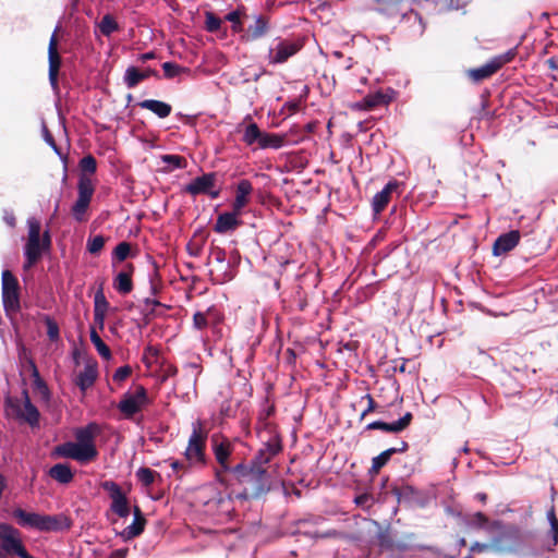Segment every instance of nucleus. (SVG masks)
<instances>
[{"mask_svg": "<svg viewBox=\"0 0 558 558\" xmlns=\"http://www.w3.org/2000/svg\"><path fill=\"white\" fill-rule=\"evenodd\" d=\"M232 476L243 485V490L236 495L239 499H256L271 488L272 478L268 469H262L252 463H238L232 468Z\"/></svg>", "mask_w": 558, "mask_h": 558, "instance_id": "nucleus-1", "label": "nucleus"}, {"mask_svg": "<svg viewBox=\"0 0 558 558\" xmlns=\"http://www.w3.org/2000/svg\"><path fill=\"white\" fill-rule=\"evenodd\" d=\"M13 515L21 526L35 529L40 532H62L69 530L72 521L64 514H40L27 512L21 508L13 510Z\"/></svg>", "mask_w": 558, "mask_h": 558, "instance_id": "nucleus-2", "label": "nucleus"}, {"mask_svg": "<svg viewBox=\"0 0 558 558\" xmlns=\"http://www.w3.org/2000/svg\"><path fill=\"white\" fill-rule=\"evenodd\" d=\"M378 3L377 11L390 19H399L400 21H410L414 19L417 26L414 33L422 36L425 31V24L422 15L416 12L411 4L420 0H376Z\"/></svg>", "mask_w": 558, "mask_h": 558, "instance_id": "nucleus-3", "label": "nucleus"}, {"mask_svg": "<svg viewBox=\"0 0 558 558\" xmlns=\"http://www.w3.org/2000/svg\"><path fill=\"white\" fill-rule=\"evenodd\" d=\"M216 182V172L203 173L202 175L192 179L191 182L183 187V192L193 197L198 195H208L211 199H216L221 193V190L217 187Z\"/></svg>", "mask_w": 558, "mask_h": 558, "instance_id": "nucleus-4", "label": "nucleus"}, {"mask_svg": "<svg viewBox=\"0 0 558 558\" xmlns=\"http://www.w3.org/2000/svg\"><path fill=\"white\" fill-rule=\"evenodd\" d=\"M2 304L7 313L17 312L20 310L19 281L9 270L2 271Z\"/></svg>", "mask_w": 558, "mask_h": 558, "instance_id": "nucleus-5", "label": "nucleus"}, {"mask_svg": "<svg viewBox=\"0 0 558 558\" xmlns=\"http://www.w3.org/2000/svg\"><path fill=\"white\" fill-rule=\"evenodd\" d=\"M184 456L192 465L199 468L206 465L205 438L202 436L199 427L195 424H193V432L190 435Z\"/></svg>", "mask_w": 558, "mask_h": 558, "instance_id": "nucleus-6", "label": "nucleus"}, {"mask_svg": "<svg viewBox=\"0 0 558 558\" xmlns=\"http://www.w3.org/2000/svg\"><path fill=\"white\" fill-rule=\"evenodd\" d=\"M302 45L277 37L268 49V61L270 64H282L296 54Z\"/></svg>", "mask_w": 558, "mask_h": 558, "instance_id": "nucleus-7", "label": "nucleus"}, {"mask_svg": "<svg viewBox=\"0 0 558 558\" xmlns=\"http://www.w3.org/2000/svg\"><path fill=\"white\" fill-rule=\"evenodd\" d=\"M101 487L105 492L108 493L111 499V511L120 518L129 517L130 508L128 499L120 485L114 481H105L101 483Z\"/></svg>", "mask_w": 558, "mask_h": 558, "instance_id": "nucleus-8", "label": "nucleus"}, {"mask_svg": "<svg viewBox=\"0 0 558 558\" xmlns=\"http://www.w3.org/2000/svg\"><path fill=\"white\" fill-rule=\"evenodd\" d=\"M100 432L97 423L90 422L84 427L75 430V442L94 460L98 456V450L95 445V437Z\"/></svg>", "mask_w": 558, "mask_h": 558, "instance_id": "nucleus-9", "label": "nucleus"}, {"mask_svg": "<svg viewBox=\"0 0 558 558\" xmlns=\"http://www.w3.org/2000/svg\"><path fill=\"white\" fill-rule=\"evenodd\" d=\"M147 401V392L143 386H138L135 392L125 393L118 404V409L125 416L131 417L137 412Z\"/></svg>", "mask_w": 558, "mask_h": 558, "instance_id": "nucleus-10", "label": "nucleus"}, {"mask_svg": "<svg viewBox=\"0 0 558 558\" xmlns=\"http://www.w3.org/2000/svg\"><path fill=\"white\" fill-rule=\"evenodd\" d=\"M258 437L262 446L259 449L270 452V454H279L282 451V439L277 428L265 422L258 430Z\"/></svg>", "mask_w": 558, "mask_h": 558, "instance_id": "nucleus-11", "label": "nucleus"}, {"mask_svg": "<svg viewBox=\"0 0 558 558\" xmlns=\"http://www.w3.org/2000/svg\"><path fill=\"white\" fill-rule=\"evenodd\" d=\"M253 23H251L247 28L246 33L243 35V38L246 41H256L265 36H267L271 29V23L270 17L258 13L254 14L253 16Z\"/></svg>", "mask_w": 558, "mask_h": 558, "instance_id": "nucleus-12", "label": "nucleus"}, {"mask_svg": "<svg viewBox=\"0 0 558 558\" xmlns=\"http://www.w3.org/2000/svg\"><path fill=\"white\" fill-rule=\"evenodd\" d=\"M57 31H58V26L54 28V31L50 37L49 46H48V63H49L48 77H49V83L53 90H58V88H59L58 72L61 66V57L57 50V37H56Z\"/></svg>", "mask_w": 558, "mask_h": 558, "instance_id": "nucleus-13", "label": "nucleus"}, {"mask_svg": "<svg viewBox=\"0 0 558 558\" xmlns=\"http://www.w3.org/2000/svg\"><path fill=\"white\" fill-rule=\"evenodd\" d=\"M52 456L73 459L80 463L92 461L89 456L75 441H65L56 446Z\"/></svg>", "mask_w": 558, "mask_h": 558, "instance_id": "nucleus-14", "label": "nucleus"}, {"mask_svg": "<svg viewBox=\"0 0 558 558\" xmlns=\"http://www.w3.org/2000/svg\"><path fill=\"white\" fill-rule=\"evenodd\" d=\"M402 185L401 182L398 180H390L381 191L377 192L372 199V209L374 214H380L386 206L388 205L390 201V196L393 192H398L400 186Z\"/></svg>", "mask_w": 558, "mask_h": 558, "instance_id": "nucleus-15", "label": "nucleus"}, {"mask_svg": "<svg viewBox=\"0 0 558 558\" xmlns=\"http://www.w3.org/2000/svg\"><path fill=\"white\" fill-rule=\"evenodd\" d=\"M23 405L21 409L19 405L16 407V415L24 420L31 427L39 426L40 413L38 409L32 403L28 391L24 389L22 391Z\"/></svg>", "mask_w": 558, "mask_h": 558, "instance_id": "nucleus-16", "label": "nucleus"}, {"mask_svg": "<svg viewBox=\"0 0 558 558\" xmlns=\"http://www.w3.org/2000/svg\"><path fill=\"white\" fill-rule=\"evenodd\" d=\"M521 233L519 230H510L509 232L501 233L494 242L493 254L500 256L513 250L520 241Z\"/></svg>", "mask_w": 558, "mask_h": 558, "instance_id": "nucleus-17", "label": "nucleus"}, {"mask_svg": "<svg viewBox=\"0 0 558 558\" xmlns=\"http://www.w3.org/2000/svg\"><path fill=\"white\" fill-rule=\"evenodd\" d=\"M253 192V185L247 179H242L238 182L235 189V198L232 204V209L242 213L243 208L248 204L250 196Z\"/></svg>", "mask_w": 558, "mask_h": 558, "instance_id": "nucleus-18", "label": "nucleus"}, {"mask_svg": "<svg viewBox=\"0 0 558 558\" xmlns=\"http://www.w3.org/2000/svg\"><path fill=\"white\" fill-rule=\"evenodd\" d=\"M97 376V363L87 362L84 369L76 375L74 383L81 391L85 392L95 384Z\"/></svg>", "mask_w": 558, "mask_h": 558, "instance_id": "nucleus-19", "label": "nucleus"}, {"mask_svg": "<svg viewBox=\"0 0 558 558\" xmlns=\"http://www.w3.org/2000/svg\"><path fill=\"white\" fill-rule=\"evenodd\" d=\"M213 442H214L213 451H214L215 458H216L217 462L219 463L220 468L222 469V471L229 472L232 474L233 466H230L228 464V459L231 456L232 449H233L232 445L230 444L229 440H223L221 442H217V440L215 438L213 439Z\"/></svg>", "mask_w": 558, "mask_h": 558, "instance_id": "nucleus-20", "label": "nucleus"}, {"mask_svg": "<svg viewBox=\"0 0 558 558\" xmlns=\"http://www.w3.org/2000/svg\"><path fill=\"white\" fill-rule=\"evenodd\" d=\"M470 0H421L418 3L432 12H445L450 10H458L468 4Z\"/></svg>", "mask_w": 558, "mask_h": 558, "instance_id": "nucleus-21", "label": "nucleus"}, {"mask_svg": "<svg viewBox=\"0 0 558 558\" xmlns=\"http://www.w3.org/2000/svg\"><path fill=\"white\" fill-rule=\"evenodd\" d=\"M211 280L215 284H223L231 281L235 276V269L229 260L215 264L210 269Z\"/></svg>", "mask_w": 558, "mask_h": 558, "instance_id": "nucleus-22", "label": "nucleus"}, {"mask_svg": "<svg viewBox=\"0 0 558 558\" xmlns=\"http://www.w3.org/2000/svg\"><path fill=\"white\" fill-rule=\"evenodd\" d=\"M240 214L241 213L232 209V211H226L218 215L214 230L217 233H227L234 230L241 223V221L238 219Z\"/></svg>", "mask_w": 558, "mask_h": 558, "instance_id": "nucleus-23", "label": "nucleus"}, {"mask_svg": "<svg viewBox=\"0 0 558 558\" xmlns=\"http://www.w3.org/2000/svg\"><path fill=\"white\" fill-rule=\"evenodd\" d=\"M133 522L128 525L121 533L124 539H132L144 532L146 519L138 506L133 509Z\"/></svg>", "mask_w": 558, "mask_h": 558, "instance_id": "nucleus-24", "label": "nucleus"}, {"mask_svg": "<svg viewBox=\"0 0 558 558\" xmlns=\"http://www.w3.org/2000/svg\"><path fill=\"white\" fill-rule=\"evenodd\" d=\"M45 251L46 250H44L40 244V240H27L24 245V268L28 269L33 267L41 257V254Z\"/></svg>", "mask_w": 558, "mask_h": 558, "instance_id": "nucleus-25", "label": "nucleus"}, {"mask_svg": "<svg viewBox=\"0 0 558 558\" xmlns=\"http://www.w3.org/2000/svg\"><path fill=\"white\" fill-rule=\"evenodd\" d=\"M49 476L59 484L65 485L73 481L74 473L66 463H57L49 469Z\"/></svg>", "mask_w": 558, "mask_h": 558, "instance_id": "nucleus-26", "label": "nucleus"}, {"mask_svg": "<svg viewBox=\"0 0 558 558\" xmlns=\"http://www.w3.org/2000/svg\"><path fill=\"white\" fill-rule=\"evenodd\" d=\"M138 106L143 109H147L155 113L158 118L163 119L167 118L172 110L171 105L168 102L156 100V99H145L138 102Z\"/></svg>", "mask_w": 558, "mask_h": 558, "instance_id": "nucleus-27", "label": "nucleus"}, {"mask_svg": "<svg viewBox=\"0 0 558 558\" xmlns=\"http://www.w3.org/2000/svg\"><path fill=\"white\" fill-rule=\"evenodd\" d=\"M219 318L216 317L213 307H208L206 312H196L193 315V328L204 330L213 324H218Z\"/></svg>", "mask_w": 558, "mask_h": 558, "instance_id": "nucleus-28", "label": "nucleus"}, {"mask_svg": "<svg viewBox=\"0 0 558 558\" xmlns=\"http://www.w3.org/2000/svg\"><path fill=\"white\" fill-rule=\"evenodd\" d=\"M130 270H133V266L129 265ZM132 271H120L113 279V288L121 294H128L133 289Z\"/></svg>", "mask_w": 558, "mask_h": 558, "instance_id": "nucleus-29", "label": "nucleus"}, {"mask_svg": "<svg viewBox=\"0 0 558 558\" xmlns=\"http://www.w3.org/2000/svg\"><path fill=\"white\" fill-rule=\"evenodd\" d=\"M497 71H498V68H497L496 63L494 62V60L492 58L485 64H483V65H481L478 68H475V69H471L469 71V75H470V77L474 82H481V81H483L485 78H488L489 76H492Z\"/></svg>", "mask_w": 558, "mask_h": 558, "instance_id": "nucleus-30", "label": "nucleus"}, {"mask_svg": "<svg viewBox=\"0 0 558 558\" xmlns=\"http://www.w3.org/2000/svg\"><path fill=\"white\" fill-rule=\"evenodd\" d=\"M284 145V135L263 132L258 147L260 149H280Z\"/></svg>", "mask_w": 558, "mask_h": 558, "instance_id": "nucleus-31", "label": "nucleus"}, {"mask_svg": "<svg viewBox=\"0 0 558 558\" xmlns=\"http://www.w3.org/2000/svg\"><path fill=\"white\" fill-rule=\"evenodd\" d=\"M1 547L4 551L9 554H15L16 556H21L24 554L26 548L24 547L22 539H21V533L10 536L1 542Z\"/></svg>", "mask_w": 558, "mask_h": 558, "instance_id": "nucleus-32", "label": "nucleus"}, {"mask_svg": "<svg viewBox=\"0 0 558 558\" xmlns=\"http://www.w3.org/2000/svg\"><path fill=\"white\" fill-rule=\"evenodd\" d=\"M94 191H95V189H94L90 178H88L84 173L80 174L78 182H77V192H78L77 198L86 199V201L90 202Z\"/></svg>", "mask_w": 558, "mask_h": 558, "instance_id": "nucleus-33", "label": "nucleus"}, {"mask_svg": "<svg viewBox=\"0 0 558 558\" xmlns=\"http://www.w3.org/2000/svg\"><path fill=\"white\" fill-rule=\"evenodd\" d=\"M97 27L101 35L110 37L113 33L119 31V24L111 14H105L97 23Z\"/></svg>", "mask_w": 558, "mask_h": 558, "instance_id": "nucleus-34", "label": "nucleus"}, {"mask_svg": "<svg viewBox=\"0 0 558 558\" xmlns=\"http://www.w3.org/2000/svg\"><path fill=\"white\" fill-rule=\"evenodd\" d=\"M263 131L255 122H251L244 129L242 141L247 145L259 144Z\"/></svg>", "mask_w": 558, "mask_h": 558, "instance_id": "nucleus-35", "label": "nucleus"}, {"mask_svg": "<svg viewBox=\"0 0 558 558\" xmlns=\"http://www.w3.org/2000/svg\"><path fill=\"white\" fill-rule=\"evenodd\" d=\"M89 337H90V341L94 344L95 349L97 350L98 354L105 360H110L111 351H110L109 347L99 337L95 327H90Z\"/></svg>", "mask_w": 558, "mask_h": 558, "instance_id": "nucleus-36", "label": "nucleus"}, {"mask_svg": "<svg viewBox=\"0 0 558 558\" xmlns=\"http://www.w3.org/2000/svg\"><path fill=\"white\" fill-rule=\"evenodd\" d=\"M142 81H144V76L137 68L131 65L125 70L123 82L128 88L136 87Z\"/></svg>", "mask_w": 558, "mask_h": 558, "instance_id": "nucleus-37", "label": "nucleus"}, {"mask_svg": "<svg viewBox=\"0 0 558 558\" xmlns=\"http://www.w3.org/2000/svg\"><path fill=\"white\" fill-rule=\"evenodd\" d=\"M393 454H395V450L388 448V449L384 450L383 452H380L378 456L374 457L372 460V466H371L369 471L372 473H378L379 470L388 463V461L390 460V458Z\"/></svg>", "mask_w": 558, "mask_h": 558, "instance_id": "nucleus-38", "label": "nucleus"}, {"mask_svg": "<svg viewBox=\"0 0 558 558\" xmlns=\"http://www.w3.org/2000/svg\"><path fill=\"white\" fill-rule=\"evenodd\" d=\"M156 475H158L157 472L146 466L140 468L135 473L137 481L145 487L154 483Z\"/></svg>", "mask_w": 558, "mask_h": 558, "instance_id": "nucleus-39", "label": "nucleus"}, {"mask_svg": "<svg viewBox=\"0 0 558 558\" xmlns=\"http://www.w3.org/2000/svg\"><path fill=\"white\" fill-rule=\"evenodd\" d=\"M276 456L277 454H270V452L268 451L258 449L257 452L254 454L253 459L250 461V463L262 469H268L267 465Z\"/></svg>", "mask_w": 558, "mask_h": 558, "instance_id": "nucleus-40", "label": "nucleus"}, {"mask_svg": "<svg viewBox=\"0 0 558 558\" xmlns=\"http://www.w3.org/2000/svg\"><path fill=\"white\" fill-rule=\"evenodd\" d=\"M33 366V377H34V387L40 392L44 399H49L50 392L47 384L45 380L40 377L39 372L34 363H32Z\"/></svg>", "mask_w": 558, "mask_h": 558, "instance_id": "nucleus-41", "label": "nucleus"}, {"mask_svg": "<svg viewBox=\"0 0 558 558\" xmlns=\"http://www.w3.org/2000/svg\"><path fill=\"white\" fill-rule=\"evenodd\" d=\"M45 325L47 327V336L52 341L56 342L60 339V329L58 323L49 315L44 317Z\"/></svg>", "mask_w": 558, "mask_h": 558, "instance_id": "nucleus-42", "label": "nucleus"}, {"mask_svg": "<svg viewBox=\"0 0 558 558\" xmlns=\"http://www.w3.org/2000/svg\"><path fill=\"white\" fill-rule=\"evenodd\" d=\"M90 202L86 199L77 198L74 205L72 206V215L76 221H83L84 215L86 214Z\"/></svg>", "mask_w": 558, "mask_h": 558, "instance_id": "nucleus-43", "label": "nucleus"}, {"mask_svg": "<svg viewBox=\"0 0 558 558\" xmlns=\"http://www.w3.org/2000/svg\"><path fill=\"white\" fill-rule=\"evenodd\" d=\"M205 28L209 33H216L221 27V20L215 15L213 12L205 13Z\"/></svg>", "mask_w": 558, "mask_h": 558, "instance_id": "nucleus-44", "label": "nucleus"}, {"mask_svg": "<svg viewBox=\"0 0 558 558\" xmlns=\"http://www.w3.org/2000/svg\"><path fill=\"white\" fill-rule=\"evenodd\" d=\"M225 19L232 23V31L233 33H241L243 32V24L241 22V12L239 10L230 11Z\"/></svg>", "mask_w": 558, "mask_h": 558, "instance_id": "nucleus-45", "label": "nucleus"}, {"mask_svg": "<svg viewBox=\"0 0 558 558\" xmlns=\"http://www.w3.org/2000/svg\"><path fill=\"white\" fill-rule=\"evenodd\" d=\"M131 253V245L130 243L123 241L120 242L113 250V258L118 262L125 260Z\"/></svg>", "mask_w": 558, "mask_h": 558, "instance_id": "nucleus-46", "label": "nucleus"}, {"mask_svg": "<svg viewBox=\"0 0 558 558\" xmlns=\"http://www.w3.org/2000/svg\"><path fill=\"white\" fill-rule=\"evenodd\" d=\"M80 168L83 172L95 173L97 170V161L94 156L86 155L80 160Z\"/></svg>", "mask_w": 558, "mask_h": 558, "instance_id": "nucleus-47", "label": "nucleus"}, {"mask_svg": "<svg viewBox=\"0 0 558 558\" xmlns=\"http://www.w3.org/2000/svg\"><path fill=\"white\" fill-rule=\"evenodd\" d=\"M109 307V302L107 301L102 289L100 288L94 296V312H107Z\"/></svg>", "mask_w": 558, "mask_h": 558, "instance_id": "nucleus-48", "label": "nucleus"}, {"mask_svg": "<svg viewBox=\"0 0 558 558\" xmlns=\"http://www.w3.org/2000/svg\"><path fill=\"white\" fill-rule=\"evenodd\" d=\"M162 162L170 166L172 169H182L185 167V160L179 155H163L161 157Z\"/></svg>", "mask_w": 558, "mask_h": 558, "instance_id": "nucleus-49", "label": "nucleus"}, {"mask_svg": "<svg viewBox=\"0 0 558 558\" xmlns=\"http://www.w3.org/2000/svg\"><path fill=\"white\" fill-rule=\"evenodd\" d=\"M105 245V238L102 235H95L94 238H89L87 241V251L90 254L99 253Z\"/></svg>", "mask_w": 558, "mask_h": 558, "instance_id": "nucleus-50", "label": "nucleus"}, {"mask_svg": "<svg viewBox=\"0 0 558 558\" xmlns=\"http://www.w3.org/2000/svg\"><path fill=\"white\" fill-rule=\"evenodd\" d=\"M549 526L550 529L548 532L547 541L546 543H544V546L546 547L547 550H553L558 543V522L553 523Z\"/></svg>", "mask_w": 558, "mask_h": 558, "instance_id": "nucleus-51", "label": "nucleus"}, {"mask_svg": "<svg viewBox=\"0 0 558 558\" xmlns=\"http://www.w3.org/2000/svg\"><path fill=\"white\" fill-rule=\"evenodd\" d=\"M515 57V49H509L508 51L497 54L493 57L494 62L496 63L498 70L510 62Z\"/></svg>", "mask_w": 558, "mask_h": 558, "instance_id": "nucleus-52", "label": "nucleus"}, {"mask_svg": "<svg viewBox=\"0 0 558 558\" xmlns=\"http://www.w3.org/2000/svg\"><path fill=\"white\" fill-rule=\"evenodd\" d=\"M377 538H378V542H379V546L383 549L392 550L396 547L392 537L390 536V534L387 531L386 532H379L378 535H377Z\"/></svg>", "mask_w": 558, "mask_h": 558, "instance_id": "nucleus-53", "label": "nucleus"}, {"mask_svg": "<svg viewBox=\"0 0 558 558\" xmlns=\"http://www.w3.org/2000/svg\"><path fill=\"white\" fill-rule=\"evenodd\" d=\"M28 226V239L27 240H40V223L31 218L27 220Z\"/></svg>", "mask_w": 558, "mask_h": 558, "instance_id": "nucleus-54", "label": "nucleus"}, {"mask_svg": "<svg viewBox=\"0 0 558 558\" xmlns=\"http://www.w3.org/2000/svg\"><path fill=\"white\" fill-rule=\"evenodd\" d=\"M131 373H132L131 366H129V365L120 366L113 373L112 379L116 383H122L131 375Z\"/></svg>", "mask_w": 558, "mask_h": 558, "instance_id": "nucleus-55", "label": "nucleus"}, {"mask_svg": "<svg viewBox=\"0 0 558 558\" xmlns=\"http://www.w3.org/2000/svg\"><path fill=\"white\" fill-rule=\"evenodd\" d=\"M189 377H191L192 384L195 387L197 377L202 373V368L197 363L191 362L184 365Z\"/></svg>", "mask_w": 558, "mask_h": 558, "instance_id": "nucleus-56", "label": "nucleus"}, {"mask_svg": "<svg viewBox=\"0 0 558 558\" xmlns=\"http://www.w3.org/2000/svg\"><path fill=\"white\" fill-rule=\"evenodd\" d=\"M209 259L211 262H214L215 264H219L221 262H226L227 260V253H226V251L223 248H221L219 246H214L210 250Z\"/></svg>", "mask_w": 558, "mask_h": 558, "instance_id": "nucleus-57", "label": "nucleus"}, {"mask_svg": "<svg viewBox=\"0 0 558 558\" xmlns=\"http://www.w3.org/2000/svg\"><path fill=\"white\" fill-rule=\"evenodd\" d=\"M162 69L167 78H172L181 72V66L174 62H165Z\"/></svg>", "mask_w": 558, "mask_h": 558, "instance_id": "nucleus-58", "label": "nucleus"}, {"mask_svg": "<svg viewBox=\"0 0 558 558\" xmlns=\"http://www.w3.org/2000/svg\"><path fill=\"white\" fill-rule=\"evenodd\" d=\"M20 531L9 523L0 522V541L17 534Z\"/></svg>", "mask_w": 558, "mask_h": 558, "instance_id": "nucleus-59", "label": "nucleus"}, {"mask_svg": "<svg viewBox=\"0 0 558 558\" xmlns=\"http://www.w3.org/2000/svg\"><path fill=\"white\" fill-rule=\"evenodd\" d=\"M43 134L45 142L61 157L60 148L56 144V141L47 129L46 124H43Z\"/></svg>", "mask_w": 558, "mask_h": 558, "instance_id": "nucleus-60", "label": "nucleus"}, {"mask_svg": "<svg viewBox=\"0 0 558 558\" xmlns=\"http://www.w3.org/2000/svg\"><path fill=\"white\" fill-rule=\"evenodd\" d=\"M392 100V96L385 98L384 93H377L372 99H366V102L369 107H375L381 104H389Z\"/></svg>", "mask_w": 558, "mask_h": 558, "instance_id": "nucleus-61", "label": "nucleus"}, {"mask_svg": "<svg viewBox=\"0 0 558 558\" xmlns=\"http://www.w3.org/2000/svg\"><path fill=\"white\" fill-rule=\"evenodd\" d=\"M392 100V96L385 98L384 93H377L372 99H366V102L369 107H375L381 104H389Z\"/></svg>", "mask_w": 558, "mask_h": 558, "instance_id": "nucleus-62", "label": "nucleus"}, {"mask_svg": "<svg viewBox=\"0 0 558 558\" xmlns=\"http://www.w3.org/2000/svg\"><path fill=\"white\" fill-rule=\"evenodd\" d=\"M367 400V407L362 411L360 420H363L369 412L375 410L376 403L369 393L364 395L361 400Z\"/></svg>", "mask_w": 558, "mask_h": 558, "instance_id": "nucleus-63", "label": "nucleus"}, {"mask_svg": "<svg viewBox=\"0 0 558 558\" xmlns=\"http://www.w3.org/2000/svg\"><path fill=\"white\" fill-rule=\"evenodd\" d=\"M3 221L10 227L14 228L16 226V219L13 210L4 209L3 210Z\"/></svg>", "mask_w": 558, "mask_h": 558, "instance_id": "nucleus-64", "label": "nucleus"}]
</instances>
